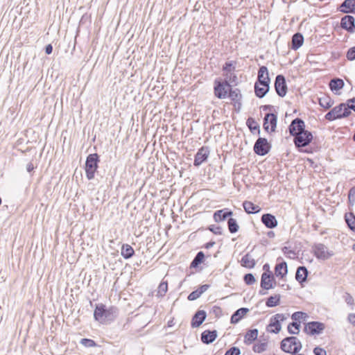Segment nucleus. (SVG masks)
<instances>
[{"instance_id":"nucleus-1","label":"nucleus","mask_w":355,"mask_h":355,"mask_svg":"<svg viewBox=\"0 0 355 355\" xmlns=\"http://www.w3.org/2000/svg\"><path fill=\"white\" fill-rule=\"evenodd\" d=\"M270 79L268 68L266 66L260 67L258 71L257 81L254 84L255 95L261 98L268 92Z\"/></svg>"},{"instance_id":"nucleus-2","label":"nucleus","mask_w":355,"mask_h":355,"mask_svg":"<svg viewBox=\"0 0 355 355\" xmlns=\"http://www.w3.org/2000/svg\"><path fill=\"white\" fill-rule=\"evenodd\" d=\"M118 313L119 310L115 306H112L107 308L103 304H98L94 309V317L96 321L101 323H106L114 320Z\"/></svg>"},{"instance_id":"nucleus-3","label":"nucleus","mask_w":355,"mask_h":355,"mask_svg":"<svg viewBox=\"0 0 355 355\" xmlns=\"http://www.w3.org/2000/svg\"><path fill=\"white\" fill-rule=\"evenodd\" d=\"M280 347L284 352L294 354L301 350L302 345L297 338L291 336L286 337L282 340Z\"/></svg>"},{"instance_id":"nucleus-4","label":"nucleus","mask_w":355,"mask_h":355,"mask_svg":"<svg viewBox=\"0 0 355 355\" xmlns=\"http://www.w3.org/2000/svg\"><path fill=\"white\" fill-rule=\"evenodd\" d=\"M99 157L97 153L89 154L85 162V173L89 180L94 178L95 173L98 167Z\"/></svg>"},{"instance_id":"nucleus-5","label":"nucleus","mask_w":355,"mask_h":355,"mask_svg":"<svg viewBox=\"0 0 355 355\" xmlns=\"http://www.w3.org/2000/svg\"><path fill=\"white\" fill-rule=\"evenodd\" d=\"M288 318V315H285L283 313H277L273 315L270 320V323L266 327V330L268 332L278 334L281 329V322H284Z\"/></svg>"},{"instance_id":"nucleus-6","label":"nucleus","mask_w":355,"mask_h":355,"mask_svg":"<svg viewBox=\"0 0 355 355\" xmlns=\"http://www.w3.org/2000/svg\"><path fill=\"white\" fill-rule=\"evenodd\" d=\"M313 135L310 131H305L301 134H297L293 139L294 144L297 148L306 147L312 141Z\"/></svg>"},{"instance_id":"nucleus-7","label":"nucleus","mask_w":355,"mask_h":355,"mask_svg":"<svg viewBox=\"0 0 355 355\" xmlns=\"http://www.w3.org/2000/svg\"><path fill=\"white\" fill-rule=\"evenodd\" d=\"M314 255L318 259L327 260L334 255L333 251H329L324 244L318 243L313 246Z\"/></svg>"},{"instance_id":"nucleus-8","label":"nucleus","mask_w":355,"mask_h":355,"mask_svg":"<svg viewBox=\"0 0 355 355\" xmlns=\"http://www.w3.org/2000/svg\"><path fill=\"white\" fill-rule=\"evenodd\" d=\"M288 130L290 134L293 137L297 136V134H301L306 131V130H305L304 121L300 118H296L291 121L290 125L288 126Z\"/></svg>"},{"instance_id":"nucleus-9","label":"nucleus","mask_w":355,"mask_h":355,"mask_svg":"<svg viewBox=\"0 0 355 355\" xmlns=\"http://www.w3.org/2000/svg\"><path fill=\"white\" fill-rule=\"evenodd\" d=\"M270 149V145L265 138L259 137L254 146V151L256 154L263 156L266 155Z\"/></svg>"},{"instance_id":"nucleus-10","label":"nucleus","mask_w":355,"mask_h":355,"mask_svg":"<svg viewBox=\"0 0 355 355\" xmlns=\"http://www.w3.org/2000/svg\"><path fill=\"white\" fill-rule=\"evenodd\" d=\"M231 85L227 82L216 81L214 94L218 98H225L230 91Z\"/></svg>"},{"instance_id":"nucleus-11","label":"nucleus","mask_w":355,"mask_h":355,"mask_svg":"<svg viewBox=\"0 0 355 355\" xmlns=\"http://www.w3.org/2000/svg\"><path fill=\"white\" fill-rule=\"evenodd\" d=\"M325 325L322 322L313 321L308 322L304 327V331L309 335L320 334L324 329Z\"/></svg>"},{"instance_id":"nucleus-12","label":"nucleus","mask_w":355,"mask_h":355,"mask_svg":"<svg viewBox=\"0 0 355 355\" xmlns=\"http://www.w3.org/2000/svg\"><path fill=\"white\" fill-rule=\"evenodd\" d=\"M275 89L280 97H284L287 93V85L283 75H277L275 81Z\"/></svg>"},{"instance_id":"nucleus-13","label":"nucleus","mask_w":355,"mask_h":355,"mask_svg":"<svg viewBox=\"0 0 355 355\" xmlns=\"http://www.w3.org/2000/svg\"><path fill=\"white\" fill-rule=\"evenodd\" d=\"M263 121V128L266 132H269V125H270V132H274L277 126V117L275 114L268 113L265 115Z\"/></svg>"},{"instance_id":"nucleus-14","label":"nucleus","mask_w":355,"mask_h":355,"mask_svg":"<svg viewBox=\"0 0 355 355\" xmlns=\"http://www.w3.org/2000/svg\"><path fill=\"white\" fill-rule=\"evenodd\" d=\"M340 26L349 33L355 31V19L352 15L344 16L340 21Z\"/></svg>"},{"instance_id":"nucleus-15","label":"nucleus","mask_w":355,"mask_h":355,"mask_svg":"<svg viewBox=\"0 0 355 355\" xmlns=\"http://www.w3.org/2000/svg\"><path fill=\"white\" fill-rule=\"evenodd\" d=\"M275 279L271 272H263L261 278V287L266 290L272 288Z\"/></svg>"},{"instance_id":"nucleus-16","label":"nucleus","mask_w":355,"mask_h":355,"mask_svg":"<svg viewBox=\"0 0 355 355\" xmlns=\"http://www.w3.org/2000/svg\"><path fill=\"white\" fill-rule=\"evenodd\" d=\"M209 154V151L207 148H200L195 155L193 164L196 166H200L203 162H205Z\"/></svg>"},{"instance_id":"nucleus-17","label":"nucleus","mask_w":355,"mask_h":355,"mask_svg":"<svg viewBox=\"0 0 355 355\" xmlns=\"http://www.w3.org/2000/svg\"><path fill=\"white\" fill-rule=\"evenodd\" d=\"M261 221L268 229H273L278 225L275 216L271 214H264L261 216Z\"/></svg>"},{"instance_id":"nucleus-18","label":"nucleus","mask_w":355,"mask_h":355,"mask_svg":"<svg viewBox=\"0 0 355 355\" xmlns=\"http://www.w3.org/2000/svg\"><path fill=\"white\" fill-rule=\"evenodd\" d=\"M332 110L337 119L347 117L351 114V111L347 109L345 103H340Z\"/></svg>"},{"instance_id":"nucleus-19","label":"nucleus","mask_w":355,"mask_h":355,"mask_svg":"<svg viewBox=\"0 0 355 355\" xmlns=\"http://www.w3.org/2000/svg\"><path fill=\"white\" fill-rule=\"evenodd\" d=\"M207 317V313L203 310L198 311L192 318L191 327L196 328L200 327L202 322L205 320Z\"/></svg>"},{"instance_id":"nucleus-20","label":"nucleus","mask_w":355,"mask_h":355,"mask_svg":"<svg viewBox=\"0 0 355 355\" xmlns=\"http://www.w3.org/2000/svg\"><path fill=\"white\" fill-rule=\"evenodd\" d=\"M216 330H205L201 334V340L205 344L212 343L217 338Z\"/></svg>"},{"instance_id":"nucleus-21","label":"nucleus","mask_w":355,"mask_h":355,"mask_svg":"<svg viewBox=\"0 0 355 355\" xmlns=\"http://www.w3.org/2000/svg\"><path fill=\"white\" fill-rule=\"evenodd\" d=\"M229 97L234 102V106H237L238 109H239L241 106V100L242 98L241 91L239 89H232L230 87L229 91Z\"/></svg>"},{"instance_id":"nucleus-22","label":"nucleus","mask_w":355,"mask_h":355,"mask_svg":"<svg viewBox=\"0 0 355 355\" xmlns=\"http://www.w3.org/2000/svg\"><path fill=\"white\" fill-rule=\"evenodd\" d=\"M345 83L343 79L336 78L330 80L329 86L332 92L337 94L338 91L343 88Z\"/></svg>"},{"instance_id":"nucleus-23","label":"nucleus","mask_w":355,"mask_h":355,"mask_svg":"<svg viewBox=\"0 0 355 355\" xmlns=\"http://www.w3.org/2000/svg\"><path fill=\"white\" fill-rule=\"evenodd\" d=\"M249 312V309L248 308H240L236 310L232 315L230 322L232 324L238 323L243 317Z\"/></svg>"},{"instance_id":"nucleus-24","label":"nucleus","mask_w":355,"mask_h":355,"mask_svg":"<svg viewBox=\"0 0 355 355\" xmlns=\"http://www.w3.org/2000/svg\"><path fill=\"white\" fill-rule=\"evenodd\" d=\"M339 9L343 13L354 12L355 10V0H345Z\"/></svg>"},{"instance_id":"nucleus-25","label":"nucleus","mask_w":355,"mask_h":355,"mask_svg":"<svg viewBox=\"0 0 355 355\" xmlns=\"http://www.w3.org/2000/svg\"><path fill=\"white\" fill-rule=\"evenodd\" d=\"M232 214V211H227L226 209L218 210L214 214V219L217 223L223 221Z\"/></svg>"},{"instance_id":"nucleus-26","label":"nucleus","mask_w":355,"mask_h":355,"mask_svg":"<svg viewBox=\"0 0 355 355\" xmlns=\"http://www.w3.org/2000/svg\"><path fill=\"white\" fill-rule=\"evenodd\" d=\"M288 272L287 263L285 261L277 263L275 268V273L277 277L283 278Z\"/></svg>"},{"instance_id":"nucleus-27","label":"nucleus","mask_w":355,"mask_h":355,"mask_svg":"<svg viewBox=\"0 0 355 355\" xmlns=\"http://www.w3.org/2000/svg\"><path fill=\"white\" fill-rule=\"evenodd\" d=\"M209 288V284H204L202 285L200 287H199L197 290L191 292L189 296L188 300L190 301L196 300L198 297H200V295L204 293L208 288Z\"/></svg>"},{"instance_id":"nucleus-28","label":"nucleus","mask_w":355,"mask_h":355,"mask_svg":"<svg viewBox=\"0 0 355 355\" xmlns=\"http://www.w3.org/2000/svg\"><path fill=\"white\" fill-rule=\"evenodd\" d=\"M308 276V270L305 266H300L297 268L295 279L299 283H302L306 281Z\"/></svg>"},{"instance_id":"nucleus-29","label":"nucleus","mask_w":355,"mask_h":355,"mask_svg":"<svg viewBox=\"0 0 355 355\" xmlns=\"http://www.w3.org/2000/svg\"><path fill=\"white\" fill-rule=\"evenodd\" d=\"M241 265L247 268H253L256 265L255 260L248 253L241 259Z\"/></svg>"},{"instance_id":"nucleus-30","label":"nucleus","mask_w":355,"mask_h":355,"mask_svg":"<svg viewBox=\"0 0 355 355\" xmlns=\"http://www.w3.org/2000/svg\"><path fill=\"white\" fill-rule=\"evenodd\" d=\"M292 49L297 50L298 49L304 42V37L303 35L300 33H295L292 37Z\"/></svg>"},{"instance_id":"nucleus-31","label":"nucleus","mask_w":355,"mask_h":355,"mask_svg":"<svg viewBox=\"0 0 355 355\" xmlns=\"http://www.w3.org/2000/svg\"><path fill=\"white\" fill-rule=\"evenodd\" d=\"M243 207L248 214H257L260 211L261 208L250 201H244Z\"/></svg>"},{"instance_id":"nucleus-32","label":"nucleus","mask_w":355,"mask_h":355,"mask_svg":"<svg viewBox=\"0 0 355 355\" xmlns=\"http://www.w3.org/2000/svg\"><path fill=\"white\" fill-rule=\"evenodd\" d=\"M121 253L124 259H128L133 256L135 250L131 245L128 244H123L121 248Z\"/></svg>"},{"instance_id":"nucleus-33","label":"nucleus","mask_w":355,"mask_h":355,"mask_svg":"<svg viewBox=\"0 0 355 355\" xmlns=\"http://www.w3.org/2000/svg\"><path fill=\"white\" fill-rule=\"evenodd\" d=\"M258 336V329H253L249 330L245 335V343L250 344L254 342Z\"/></svg>"},{"instance_id":"nucleus-34","label":"nucleus","mask_w":355,"mask_h":355,"mask_svg":"<svg viewBox=\"0 0 355 355\" xmlns=\"http://www.w3.org/2000/svg\"><path fill=\"white\" fill-rule=\"evenodd\" d=\"M345 221L349 228L355 232V216L353 213L350 212L346 214L345 216Z\"/></svg>"},{"instance_id":"nucleus-35","label":"nucleus","mask_w":355,"mask_h":355,"mask_svg":"<svg viewBox=\"0 0 355 355\" xmlns=\"http://www.w3.org/2000/svg\"><path fill=\"white\" fill-rule=\"evenodd\" d=\"M280 298L281 297L279 295L270 296L266 302V306L274 307L279 305L280 302Z\"/></svg>"},{"instance_id":"nucleus-36","label":"nucleus","mask_w":355,"mask_h":355,"mask_svg":"<svg viewBox=\"0 0 355 355\" xmlns=\"http://www.w3.org/2000/svg\"><path fill=\"white\" fill-rule=\"evenodd\" d=\"M227 226L228 230L230 233L234 234L238 232L239 230V225L236 222V220L233 218H230L227 220Z\"/></svg>"},{"instance_id":"nucleus-37","label":"nucleus","mask_w":355,"mask_h":355,"mask_svg":"<svg viewBox=\"0 0 355 355\" xmlns=\"http://www.w3.org/2000/svg\"><path fill=\"white\" fill-rule=\"evenodd\" d=\"M334 102L329 96H324L319 98V105L324 109L330 108Z\"/></svg>"},{"instance_id":"nucleus-38","label":"nucleus","mask_w":355,"mask_h":355,"mask_svg":"<svg viewBox=\"0 0 355 355\" xmlns=\"http://www.w3.org/2000/svg\"><path fill=\"white\" fill-rule=\"evenodd\" d=\"M204 258V253L202 251L198 252L196 257H194V259H193V261H191V267H197L199 264H200L202 262Z\"/></svg>"},{"instance_id":"nucleus-39","label":"nucleus","mask_w":355,"mask_h":355,"mask_svg":"<svg viewBox=\"0 0 355 355\" xmlns=\"http://www.w3.org/2000/svg\"><path fill=\"white\" fill-rule=\"evenodd\" d=\"M300 323L293 322L288 325V331L291 334H298L300 332Z\"/></svg>"},{"instance_id":"nucleus-40","label":"nucleus","mask_w":355,"mask_h":355,"mask_svg":"<svg viewBox=\"0 0 355 355\" xmlns=\"http://www.w3.org/2000/svg\"><path fill=\"white\" fill-rule=\"evenodd\" d=\"M246 124L251 132H253L254 130H257L258 133H260L259 125L254 119L249 118L246 121Z\"/></svg>"},{"instance_id":"nucleus-41","label":"nucleus","mask_w":355,"mask_h":355,"mask_svg":"<svg viewBox=\"0 0 355 355\" xmlns=\"http://www.w3.org/2000/svg\"><path fill=\"white\" fill-rule=\"evenodd\" d=\"M308 317V315L304 313V312H302V311H296L295 313H293L291 315V318L292 320L294 321V322H299L301 320H305L306 318Z\"/></svg>"},{"instance_id":"nucleus-42","label":"nucleus","mask_w":355,"mask_h":355,"mask_svg":"<svg viewBox=\"0 0 355 355\" xmlns=\"http://www.w3.org/2000/svg\"><path fill=\"white\" fill-rule=\"evenodd\" d=\"M167 291H168L167 282H162L158 286L157 295L163 297L165 295Z\"/></svg>"},{"instance_id":"nucleus-43","label":"nucleus","mask_w":355,"mask_h":355,"mask_svg":"<svg viewBox=\"0 0 355 355\" xmlns=\"http://www.w3.org/2000/svg\"><path fill=\"white\" fill-rule=\"evenodd\" d=\"M282 252L284 254V255H286L287 257L290 259H294L296 256L295 252L286 246L282 248Z\"/></svg>"},{"instance_id":"nucleus-44","label":"nucleus","mask_w":355,"mask_h":355,"mask_svg":"<svg viewBox=\"0 0 355 355\" xmlns=\"http://www.w3.org/2000/svg\"><path fill=\"white\" fill-rule=\"evenodd\" d=\"M80 343L86 347H93L96 345L94 340L89 338H83L80 340Z\"/></svg>"},{"instance_id":"nucleus-45","label":"nucleus","mask_w":355,"mask_h":355,"mask_svg":"<svg viewBox=\"0 0 355 355\" xmlns=\"http://www.w3.org/2000/svg\"><path fill=\"white\" fill-rule=\"evenodd\" d=\"M243 280L247 285H252L256 279L252 273H248L244 275Z\"/></svg>"},{"instance_id":"nucleus-46","label":"nucleus","mask_w":355,"mask_h":355,"mask_svg":"<svg viewBox=\"0 0 355 355\" xmlns=\"http://www.w3.org/2000/svg\"><path fill=\"white\" fill-rule=\"evenodd\" d=\"M346 57L348 60L353 61L355 60V46L348 49Z\"/></svg>"},{"instance_id":"nucleus-47","label":"nucleus","mask_w":355,"mask_h":355,"mask_svg":"<svg viewBox=\"0 0 355 355\" xmlns=\"http://www.w3.org/2000/svg\"><path fill=\"white\" fill-rule=\"evenodd\" d=\"M240 354L241 350L239 347H232L225 352V355H240Z\"/></svg>"},{"instance_id":"nucleus-48","label":"nucleus","mask_w":355,"mask_h":355,"mask_svg":"<svg viewBox=\"0 0 355 355\" xmlns=\"http://www.w3.org/2000/svg\"><path fill=\"white\" fill-rule=\"evenodd\" d=\"M343 299L345 302L349 306L354 305V298L349 293H345L343 295Z\"/></svg>"},{"instance_id":"nucleus-49","label":"nucleus","mask_w":355,"mask_h":355,"mask_svg":"<svg viewBox=\"0 0 355 355\" xmlns=\"http://www.w3.org/2000/svg\"><path fill=\"white\" fill-rule=\"evenodd\" d=\"M208 229L214 234H222V228L220 226L210 225Z\"/></svg>"},{"instance_id":"nucleus-50","label":"nucleus","mask_w":355,"mask_h":355,"mask_svg":"<svg viewBox=\"0 0 355 355\" xmlns=\"http://www.w3.org/2000/svg\"><path fill=\"white\" fill-rule=\"evenodd\" d=\"M346 105L348 110H352L355 112V98L348 100Z\"/></svg>"},{"instance_id":"nucleus-51","label":"nucleus","mask_w":355,"mask_h":355,"mask_svg":"<svg viewBox=\"0 0 355 355\" xmlns=\"http://www.w3.org/2000/svg\"><path fill=\"white\" fill-rule=\"evenodd\" d=\"M324 118H325V119H327L329 121H332L337 119L334 115L333 110H331L328 113H327L324 116Z\"/></svg>"},{"instance_id":"nucleus-52","label":"nucleus","mask_w":355,"mask_h":355,"mask_svg":"<svg viewBox=\"0 0 355 355\" xmlns=\"http://www.w3.org/2000/svg\"><path fill=\"white\" fill-rule=\"evenodd\" d=\"M266 345L265 343H261L258 345H255L254 347V350L258 353L262 352L266 349Z\"/></svg>"},{"instance_id":"nucleus-53","label":"nucleus","mask_w":355,"mask_h":355,"mask_svg":"<svg viewBox=\"0 0 355 355\" xmlns=\"http://www.w3.org/2000/svg\"><path fill=\"white\" fill-rule=\"evenodd\" d=\"M313 353L315 355H327V352L319 347H316L313 349Z\"/></svg>"},{"instance_id":"nucleus-54","label":"nucleus","mask_w":355,"mask_h":355,"mask_svg":"<svg viewBox=\"0 0 355 355\" xmlns=\"http://www.w3.org/2000/svg\"><path fill=\"white\" fill-rule=\"evenodd\" d=\"M349 200H353V203H355V187L350 189L348 193Z\"/></svg>"},{"instance_id":"nucleus-55","label":"nucleus","mask_w":355,"mask_h":355,"mask_svg":"<svg viewBox=\"0 0 355 355\" xmlns=\"http://www.w3.org/2000/svg\"><path fill=\"white\" fill-rule=\"evenodd\" d=\"M232 69H234L233 64L232 62H226L223 67V71H230Z\"/></svg>"},{"instance_id":"nucleus-56","label":"nucleus","mask_w":355,"mask_h":355,"mask_svg":"<svg viewBox=\"0 0 355 355\" xmlns=\"http://www.w3.org/2000/svg\"><path fill=\"white\" fill-rule=\"evenodd\" d=\"M348 320L350 323L355 325V313L349 314Z\"/></svg>"},{"instance_id":"nucleus-57","label":"nucleus","mask_w":355,"mask_h":355,"mask_svg":"<svg viewBox=\"0 0 355 355\" xmlns=\"http://www.w3.org/2000/svg\"><path fill=\"white\" fill-rule=\"evenodd\" d=\"M53 51V46L51 44H48L45 47V53L48 55L51 54Z\"/></svg>"},{"instance_id":"nucleus-58","label":"nucleus","mask_w":355,"mask_h":355,"mask_svg":"<svg viewBox=\"0 0 355 355\" xmlns=\"http://www.w3.org/2000/svg\"><path fill=\"white\" fill-rule=\"evenodd\" d=\"M34 168H35V167H34V165H33V164L32 162H29V163H28V164H27V165H26V170H27V171H28V172H29V173H30V172H31V171H33V169H34Z\"/></svg>"},{"instance_id":"nucleus-59","label":"nucleus","mask_w":355,"mask_h":355,"mask_svg":"<svg viewBox=\"0 0 355 355\" xmlns=\"http://www.w3.org/2000/svg\"><path fill=\"white\" fill-rule=\"evenodd\" d=\"M214 245H215V242L214 241H209V242H208V243H207L205 244V248L207 249H209L210 248H212Z\"/></svg>"},{"instance_id":"nucleus-60","label":"nucleus","mask_w":355,"mask_h":355,"mask_svg":"<svg viewBox=\"0 0 355 355\" xmlns=\"http://www.w3.org/2000/svg\"><path fill=\"white\" fill-rule=\"evenodd\" d=\"M263 270H265V271H266L265 272H271V271L270 270V266H269V264H268V263H266V264H264V265H263Z\"/></svg>"},{"instance_id":"nucleus-61","label":"nucleus","mask_w":355,"mask_h":355,"mask_svg":"<svg viewBox=\"0 0 355 355\" xmlns=\"http://www.w3.org/2000/svg\"><path fill=\"white\" fill-rule=\"evenodd\" d=\"M261 108L263 109V111H266L268 110H270L272 108V106L270 105H263L261 107Z\"/></svg>"},{"instance_id":"nucleus-62","label":"nucleus","mask_w":355,"mask_h":355,"mask_svg":"<svg viewBox=\"0 0 355 355\" xmlns=\"http://www.w3.org/2000/svg\"><path fill=\"white\" fill-rule=\"evenodd\" d=\"M268 236L269 238H273L275 236V233L272 231H270L268 232Z\"/></svg>"},{"instance_id":"nucleus-63","label":"nucleus","mask_w":355,"mask_h":355,"mask_svg":"<svg viewBox=\"0 0 355 355\" xmlns=\"http://www.w3.org/2000/svg\"><path fill=\"white\" fill-rule=\"evenodd\" d=\"M349 204L353 206L354 203H353V200H349Z\"/></svg>"},{"instance_id":"nucleus-64","label":"nucleus","mask_w":355,"mask_h":355,"mask_svg":"<svg viewBox=\"0 0 355 355\" xmlns=\"http://www.w3.org/2000/svg\"><path fill=\"white\" fill-rule=\"evenodd\" d=\"M353 250L355 251V244L353 245Z\"/></svg>"}]
</instances>
